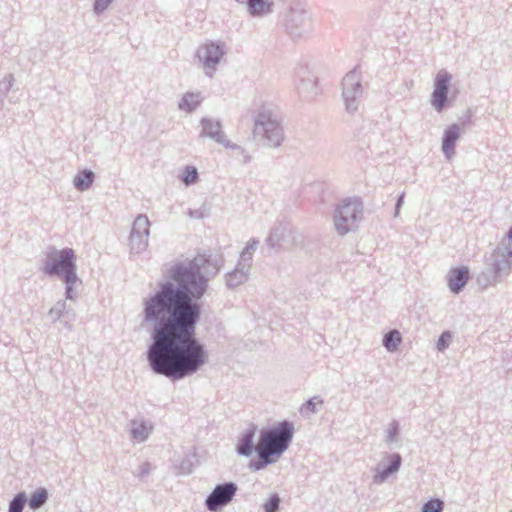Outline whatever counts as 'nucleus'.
<instances>
[{
    "mask_svg": "<svg viewBox=\"0 0 512 512\" xmlns=\"http://www.w3.org/2000/svg\"><path fill=\"white\" fill-rule=\"evenodd\" d=\"M205 265L218 271L222 260L199 254L178 261L157 289L142 300L140 326L150 339L148 366L173 382L196 374L208 362V351L196 337L202 315L200 300L209 287V278L202 272Z\"/></svg>",
    "mask_w": 512,
    "mask_h": 512,
    "instance_id": "obj_1",
    "label": "nucleus"
},
{
    "mask_svg": "<svg viewBox=\"0 0 512 512\" xmlns=\"http://www.w3.org/2000/svg\"><path fill=\"white\" fill-rule=\"evenodd\" d=\"M293 436L294 425L288 420L263 428L258 438L257 459L250 461L249 468L260 471L274 464L289 448Z\"/></svg>",
    "mask_w": 512,
    "mask_h": 512,
    "instance_id": "obj_2",
    "label": "nucleus"
},
{
    "mask_svg": "<svg viewBox=\"0 0 512 512\" xmlns=\"http://www.w3.org/2000/svg\"><path fill=\"white\" fill-rule=\"evenodd\" d=\"M76 254L72 248H50L40 270L49 277H57L65 284V297L74 300V290L82 281L77 275Z\"/></svg>",
    "mask_w": 512,
    "mask_h": 512,
    "instance_id": "obj_3",
    "label": "nucleus"
},
{
    "mask_svg": "<svg viewBox=\"0 0 512 512\" xmlns=\"http://www.w3.org/2000/svg\"><path fill=\"white\" fill-rule=\"evenodd\" d=\"M488 268L482 272L479 281L485 287L495 285L507 277L512 269V227L500 246L496 247L487 258Z\"/></svg>",
    "mask_w": 512,
    "mask_h": 512,
    "instance_id": "obj_4",
    "label": "nucleus"
},
{
    "mask_svg": "<svg viewBox=\"0 0 512 512\" xmlns=\"http://www.w3.org/2000/svg\"><path fill=\"white\" fill-rule=\"evenodd\" d=\"M253 133L261 138L264 145L272 148L280 146L284 139L283 128L276 115L265 106L259 109L255 117Z\"/></svg>",
    "mask_w": 512,
    "mask_h": 512,
    "instance_id": "obj_5",
    "label": "nucleus"
},
{
    "mask_svg": "<svg viewBox=\"0 0 512 512\" xmlns=\"http://www.w3.org/2000/svg\"><path fill=\"white\" fill-rule=\"evenodd\" d=\"M363 217V203L358 198L344 199L334 211L335 230L339 235H346L358 227Z\"/></svg>",
    "mask_w": 512,
    "mask_h": 512,
    "instance_id": "obj_6",
    "label": "nucleus"
},
{
    "mask_svg": "<svg viewBox=\"0 0 512 512\" xmlns=\"http://www.w3.org/2000/svg\"><path fill=\"white\" fill-rule=\"evenodd\" d=\"M285 31L292 38H303L313 31V20L306 6L294 0L284 16Z\"/></svg>",
    "mask_w": 512,
    "mask_h": 512,
    "instance_id": "obj_7",
    "label": "nucleus"
},
{
    "mask_svg": "<svg viewBox=\"0 0 512 512\" xmlns=\"http://www.w3.org/2000/svg\"><path fill=\"white\" fill-rule=\"evenodd\" d=\"M364 94L361 73L354 68L342 80V98L346 111L354 113L358 110Z\"/></svg>",
    "mask_w": 512,
    "mask_h": 512,
    "instance_id": "obj_8",
    "label": "nucleus"
},
{
    "mask_svg": "<svg viewBox=\"0 0 512 512\" xmlns=\"http://www.w3.org/2000/svg\"><path fill=\"white\" fill-rule=\"evenodd\" d=\"M238 491L235 482L227 481L217 484L205 499V507L210 512H220L231 503Z\"/></svg>",
    "mask_w": 512,
    "mask_h": 512,
    "instance_id": "obj_9",
    "label": "nucleus"
},
{
    "mask_svg": "<svg viewBox=\"0 0 512 512\" xmlns=\"http://www.w3.org/2000/svg\"><path fill=\"white\" fill-rule=\"evenodd\" d=\"M150 234V221L145 214L138 215L132 225L129 236L130 251L140 254L148 247V237Z\"/></svg>",
    "mask_w": 512,
    "mask_h": 512,
    "instance_id": "obj_10",
    "label": "nucleus"
},
{
    "mask_svg": "<svg viewBox=\"0 0 512 512\" xmlns=\"http://www.w3.org/2000/svg\"><path fill=\"white\" fill-rule=\"evenodd\" d=\"M451 80L452 75L446 70H440L434 79V86L430 103L432 107L439 113L448 107V94Z\"/></svg>",
    "mask_w": 512,
    "mask_h": 512,
    "instance_id": "obj_11",
    "label": "nucleus"
},
{
    "mask_svg": "<svg viewBox=\"0 0 512 512\" xmlns=\"http://www.w3.org/2000/svg\"><path fill=\"white\" fill-rule=\"evenodd\" d=\"M225 54V47L223 43L210 41L203 44L197 50V57L203 64V68L207 75L212 76L215 72L217 65Z\"/></svg>",
    "mask_w": 512,
    "mask_h": 512,
    "instance_id": "obj_12",
    "label": "nucleus"
},
{
    "mask_svg": "<svg viewBox=\"0 0 512 512\" xmlns=\"http://www.w3.org/2000/svg\"><path fill=\"white\" fill-rule=\"evenodd\" d=\"M296 89L300 97L312 100L319 94L317 77L308 69L301 66L296 70Z\"/></svg>",
    "mask_w": 512,
    "mask_h": 512,
    "instance_id": "obj_13",
    "label": "nucleus"
},
{
    "mask_svg": "<svg viewBox=\"0 0 512 512\" xmlns=\"http://www.w3.org/2000/svg\"><path fill=\"white\" fill-rule=\"evenodd\" d=\"M201 132L200 137H208L223 146H230V141L226 138L222 131L220 120L209 117H203L200 121Z\"/></svg>",
    "mask_w": 512,
    "mask_h": 512,
    "instance_id": "obj_14",
    "label": "nucleus"
},
{
    "mask_svg": "<svg viewBox=\"0 0 512 512\" xmlns=\"http://www.w3.org/2000/svg\"><path fill=\"white\" fill-rule=\"evenodd\" d=\"M388 464L382 467L381 464L376 468V473L373 476L375 484L384 483L391 475L397 473L402 465V457L399 453L385 454L383 461Z\"/></svg>",
    "mask_w": 512,
    "mask_h": 512,
    "instance_id": "obj_15",
    "label": "nucleus"
},
{
    "mask_svg": "<svg viewBox=\"0 0 512 512\" xmlns=\"http://www.w3.org/2000/svg\"><path fill=\"white\" fill-rule=\"evenodd\" d=\"M461 135V127L454 123L449 125L443 132L442 151L446 159L451 160L455 155L456 143Z\"/></svg>",
    "mask_w": 512,
    "mask_h": 512,
    "instance_id": "obj_16",
    "label": "nucleus"
},
{
    "mask_svg": "<svg viewBox=\"0 0 512 512\" xmlns=\"http://www.w3.org/2000/svg\"><path fill=\"white\" fill-rule=\"evenodd\" d=\"M469 277V269L467 267L452 268L446 276L450 291L453 294H459L466 286Z\"/></svg>",
    "mask_w": 512,
    "mask_h": 512,
    "instance_id": "obj_17",
    "label": "nucleus"
},
{
    "mask_svg": "<svg viewBox=\"0 0 512 512\" xmlns=\"http://www.w3.org/2000/svg\"><path fill=\"white\" fill-rule=\"evenodd\" d=\"M257 432V427L251 425L240 436L236 445V452L245 457L251 456L253 453L257 454L258 444L255 445L254 438Z\"/></svg>",
    "mask_w": 512,
    "mask_h": 512,
    "instance_id": "obj_18",
    "label": "nucleus"
},
{
    "mask_svg": "<svg viewBox=\"0 0 512 512\" xmlns=\"http://www.w3.org/2000/svg\"><path fill=\"white\" fill-rule=\"evenodd\" d=\"M290 233L291 225L288 222H279L275 224L265 241L266 246L270 250L277 251Z\"/></svg>",
    "mask_w": 512,
    "mask_h": 512,
    "instance_id": "obj_19",
    "label": "nucleus"
},
{
    "mask_svg": "<svg viewBox=\"0 0 512 512\" xmlns=\"http://www.w3.org/2000/svg\"><path fill=\"white\" fill-rule=\"evenodd\" d=\"M250 268L243 264L237 263L235 268L225 274V284L228 289H236L240 285L246 283L249 279Z\"/></svg>",
    "mask_w": 512,
    "mask_h": 512,
    "instance_id": "obj_20",
    "label": "nucleus"
},
{
    "mask_svg": "<svg viewBox=\"0 0 512 512\" xmlns=\"http://www.w3.org/2000/svg\"><path fill=\"white\" fill-rule=\"evenodd\" d=\"M252 17H264L273 13L274 2L272 0H250L245 6Z\"/></svg>",
    "mask_w": 512,
    "mask_h": 512,
    "instance_id": "obj_21",
    "label": "nucleus"
},
{
    "mask_svg": "<svg viewBox=\"0 0 512 512\" xmlns=\"http://www.w3.org/2000/svg\"><path fill=\"white\" fill-rule=\"evenodd\" d=\"M94 179V172L89 169H84L76 174L73 185L79 191H86L92 186Z\"/></svg>",
    "mask_w": 512,
    "mask_h": 512,
    "instance_id": "obj_22",
    "label": "nucleus"
},
{
    "mask_svg": "<svg viewBox=\"0 0 512 512\" xmlns=\"http://www.w3.org/2000/svg\"><path fill=\"white\" fill-rule=\"evenodd\" d=\"M200 103V93L187 92L180 99L178 108L187 113H191L196 110Z\"/></svg>",
    "mask_w": 512,
    "mask_h": 512,
    "instance_id": "obj_23",
    "label": "nucleus"
},
{
    "mask_svg": "<svg viewBox=\"0 0 512 512\" xmlns=\"http://www.w3.org/2000/svg\"><path fill=\"white\" fill-rule=\"evenodd\" d=\"M49 498L48 490L44 487L37 488L28 498L30 509L36 511L44 506Z\"/></svg>",
    "mask_w": 512,
    "mask_h": 512,
    "instance_id": "obj_24",
    "label": "nucleus"
},
{
    "mask_svg": "<svg viewBox=\"0 0 512 512\" xmlns=\"http://www.w3.org/2000/svg\"><path fill=\"white\" fill-rule=\"evenodd\" d=\"M402 342V336L396 329L388 331L382 339V345L388 352H394Z\"/></svg>",
    "mask_w": 512,
    "mask_h": 512,
    "instance_id": "obj_25",
    "label": "nucleus"
},
{
    "mask_svg": "<svg viewBox=\"0 0 512 512\" xmlns=\"http://www.w3.org/2000/svg\"><path fill=\"white\" fill-rule=\"evenodd\" d=\"M258 244H259V241L256 240L255 238H252L251 240H249V242L246 244L245 248L243 249V251L240 254V259H239L238 263L239 264L244 263L247 266V268L251 269L252 256H253V253L256 251Z\"/></svg>",
    "mask_w": 512,
    "mask_h": 512,
    "instance_id": "obj_26",
    "label": "nucleus"
},
{
    "mask_svg": "<svg viewBox=\"0 0 512 512\" xmlns=\"http://www.w3.org/2000/svg\"><path fill=\"white\" fill-rule=\"evenodd\" d=\"M130 433L132 437L140 442L145 441L148 438V427L146 422L131 421Z\"/></svg>",
    "mask_w": 512,
    "mask_h": 512,
    "instance_id": "obj_27",
    "label": "nucleus"
},
{
    "mask_svg": "<svg viewBox=\"0 0 512 512\" xmlns=\"http://www.w3.org/2000/svg\"><path fill=\"white\" fill-rule=\"evenodd\" d=\"M28 497L24 491L18 492L9 502L8 512H23L28 504Z\"/></svg>",
    "mask_w": 512,
    "mask_h": 512,
    "instance_id": "obj_28",
    "label": "nucleus"
},
{
    "mask_svg": "<svg viewBox=\"0 0 512 512\" xmlns=\"http://www.w3.org/2000/svg\"><path fill=\"white\" fill-rule=\"evenodd\" d=\"M179 179L186 185L190 186L198 182L199 173L195 166L187 165L179 176Z\"/></svg>",
    "mask_w": 512,
    "mask_h": 512,
    "instance_id": "obj_29",
    "label": "nucleus"
},
{
    "mask_svg": "<svg viewBox=\"0 0 512 512\" xmlns=\"http://www.w3.org/2000/svg\"><path fill=\"white\" fill-rule=\"evenodd\" d=\"M318 404L322 405L323 400L318 396H314L307 400L304 404H302L299 411L303 416L309 417L310 415L315 414L318 411Z\"/></svg>",
    "mask_w": 512,
    "mask_h": 512,
    "instance_id": "obj_30",
    "label": "nucleus"
},
{
    "mask_svg": "<svg viewBox=\"0 0 512 512\" xmlns=\"http://www.w3.org/2000/svg\"><path fill=\"white\" fill-rule=\"evenodd\" d=\"M444 502L439 498H432L425 502L421 508V512H442Z\"/></svg>",
    "mask_w": 512,
    "mask_h": 512,
    "instance_id": "obj_31",
    "label": "nucleus"
},
{
    "mask_svg": "<svg viewBox=\"0 0 512 512\" xmlns=\"http://www.w3.org/2000/svg\"><path fill=\"white\" fill-rule=\"evenodd\" d=\"M280 496L277 493H273L263 504L264 512H278L280 509Z\"/></svg>",
    "mask_w": 512,
    "mask_h": 512,
    "instance_id": "obj_32",
    "label": "nucleus"
},
{
    "mask_svg": "<svg viewBox=\"0 0 512 512\" xmlns=\"http://www.w3.org/2000/svg\"><path fill=\"white\" fill-rule=\"evenodd\" d=\"M400 432V426L398 421L393 420L389 424V428L387 430V436H386V442L388 443H394L398 441V435Z\"/></svg>",
    "mask_w": 512,
    "mask_h": 512,
    "instance_id": "obj_33",
    "label": "nucleus"
},
{
    "mask_svg": "<svg viewBox=\"0 0 512 512\" xmlns=\"http://www.w3.org/2000/svg\"><path fill=\"white\" fill-rule=\"evenodd\" d=\"M15 81L13 74H7L3 80L0 81V93L2 95H7V93L10 91V89L13 86V83Z\"/></svg>",
    "mask_w": 512,
    "mask_h": 512,
    "instance_id": "obj_34",
    "label": "nucleus"
},
{
    "mask_svg": "<svg viewBox=\"0 0 512 512\" xmlns=\"http://www.w3.org/2000/svg\"><path fill=\"white\" fill-rule=\"evenodd\" d=\"M66 309L65 301H58L50 310L49 315L54 318V320H59L64 311Z\"/></svg>",
    "mask_w": 512,
    "mask_h": 512,
    "instance_id": "obj_35",
    "label": "nucleus"
},
{
    "mask_svg": "<svg viewBox=\"0 0 512 512\" xmlns=\"http://www.w3.org/2000/svg\"><path fill=\"white\" fill-rule=\"evenodd\" d=\"M452 339V335L449 331H444L438 338V341L436 343L437 349L439 351H444L447 349L450 345Z\"/></svg>",
    "mask_w": 512,
    "mask_h": 512,
    "instance_id": "obj_36",
    "label": "nucleus"
},
{
    "mask_svg": "<svg viewBox=\"0 0 512 512\" xmlns=\"http://www.w3.org/2000/svg\"><path fill=\"white\" fill-rule=\"evenodd\" d=\"M114 0H95L93 4V11L95 14H102Z\"/></svg>",
    "mask_w": 512,
    "mask_h": 512,
    "instance_id": "obj_37",
    "label": "nucleus"
},
{
    "mask_svg": "<svg viewBox=\"0 0 512 512\" xmlns=\"http://www.w3.org/2000/svg\"><path fill=\"white\" fill-rule=\"evenodd\" d=\"M150 472V463L144 462L140 465L139 469L136 472H134V475L137 476L140 480H144L147 476H149Z\"/></svg>",
    "mask_w": 512,
    "mask_h": 512,
    "instance_id": "obj_38",
    "label": "nucleus"
},
{
    "mask_svg": "<svg viewBox=\"0 0 512 512\" xmlns=\"http://www.w3.org/2000/svg\"><path fill=\"white\" fill-rule=\"evenodd\" d=\"M206 208L202 206L199 209H189L188 216L193 219H202L206 216Z\"/></svg>",
    "mask_w": 512,
    "mask_h": 512,
    "instance_id": "obj_39",
    "label": "nucleus"
},
{
    "mask_svg": "<svg viewBox=\"0 0 512 512\" xmlns=\"http://www.w3.org/2000/svg\"><path fill=\"white\" fill-rule=\"evenodd\" d=\"M404 198H405V192H402L396 200L395 203V211H394V217H398L400 213V209L404 204Z\"/></svg>",
    "mask_w": 512,
    "mask_h": 512,
    "instance_id": "obj_40",
    "label": "nucleus"
},
{
    "mask_svg": "<svg viewBox=\"0 0 512 512\" xmlns=\"http://www.w3.org/2000/svg\"><path fill=\"white\" fill-rule=\"evenodd\" d=\"M226 147L228 148V146H226ZM229 148H232L234 150H241L242 149L241 146H239L237 144H232L231 142H230Z\"/></svg>",
    "mask_w": 512,
    "mask_h": 512,
    "instance_id": "obj_41",
    "label": "nucleus"
},
{
    "mask_svg": "<svg viewBox=\"0 0 512 512\" xmlns=\"http://www.w3.org/2000/svg\"><path fill=\"white\" fill-rule=\"evenodd\" d=\"M238 4L246 6L250 0H235Z\"/></svg>",
    "mask_w": 512,
    "mask_h": 512,
    "instance_id": "obj_42",
    "label": "nucleus"
}]
</instances>
